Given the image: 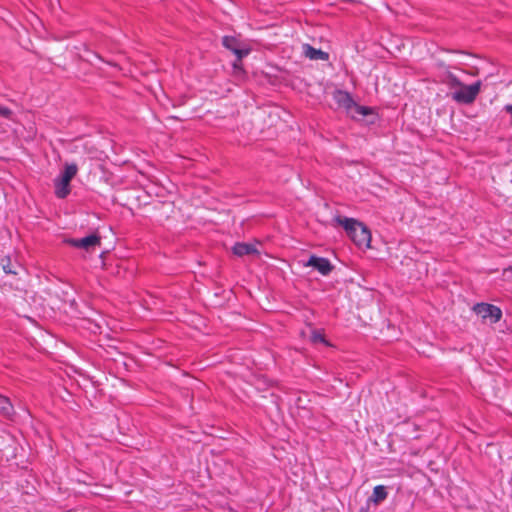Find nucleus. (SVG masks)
Masks as SVG:
<instances>
[{"label":"nucleus","mask_w":512,"mask_h":512,"mask_svg":"<svg viewBox=\"0 0 512 512\" xmlns=\"http://www.w3.org/2000/svg\"><path fill=\"white\" fill-rule=\"evenodd\" d=\"M481 89V81H476L471 85H465L458 87V90L452 92V99L461 104H471L477 98Z\"/></svg>","instance_id":"f257e3e1"},{"label":"nucleus","mask_w":512,"mask_h":512,"mask_svg":"<svg viewBox=\"0 0 512 512\" xmlns=\"http://www.w3.org/2000/svg\"><path fill=\"white\" fill-rule=\"evenodd\" d=\"M473 311L483 320H489L492 324L499 322L502 318L501 309L489 303H477L474 305Z\"/></svg>","instance_id":"f03ea898"},{"label":"nucleus","mask_w":512,"mask_h":512,"mask_svg":"<svg viewBox=\"0 0 512 512\" xmlns=\"http://www.w3.org/2000/svg\"><path fill=\"white\" fill-rule=\"evenodd\" d=\"M65 243L72 247L81 248L86 250L87 252H90L94 251L96 247L101 246V237L98 234L94 233L81 239H66Z\"/></svg>","instance_id":"7ed1b4c3"},{"label":"nucleus","mask_w":512,"mask_h":512,"mask_svg":"<svg viewBox=\"0 0 512 512\" xmlns=\"http://www.w3.org/2000/svg\"><path fill=\"white\" fill-rule=\"evenodd\" d=\"M348 236L358 247H370L371 232L362 222L359 221L358 225L355 226V229Z\"/></svg>","instance_id":"20e7f679"},{"label":"nucleus","mask_w":512,"mask_h":512,"mask_svg":"<svg viewBox=\"0 0 512 512\" xmlns=\"http://www.w3.org/2000/svg\"><path fill=\"white\" fill-rule=\"evenodd\" d=\"M305 265L313 267L323 276L329 275L334 269V266L327 258L316 255H311Z\"/></svg>","instance_id":"39448f33"},{"label":"nucleus","mask_w":512,"mask_h":512,"mask_svg":"<svg viewBox=\"0 0 512 512\" xmlns=\"http://www.w3.org/2000/svg\"><path fill=\"white\" fill-rule=\"evenodd\" d=\"M333 98L337 103L338 107L344 108L346 113L350 115L353 108L356 107V102L353 100L351 94L344 90H336Z\"/></svg>","instance_id":"423d86ee"},{"label":"nucleus","mask_w":512,"mask_h":512,"mask_svg":"<svg viewBox=\"0 0 512 512\" xmlns=\"http://www.w3.org/2000/svg\"><path fill=\"white\" fill-rule=\"evenodd\" d=\"M222 45L233 52L238 58H244L250 53V49L240 47V41L234 36H224L222 38Z\"/></svg>","instance_id":"0eeeda50"},{"label":"nucleus","mask_w":512,"mask_h":512,"mask_svg":"<svg viewBox=\"0 0 512 512\" xmlns=\"http://www.w3.org/2000/svg\"><path fill=\"white\" fill-rule=\"evenodd\" d=\"M351 118L356 120H364L366 117H370L368 119V123H374L377 115L374 113L373 109L368 106H362L356 103V107L353 108V111L349 115Z\"/></svg>","instance_id":"6e6552de"},{"label":"nucleus","mask_w":512,"mask_h":512,"mask_svg":"<svg viewBox=\"0 0 512 512\" xmlns=\"http://www.w3.org/2000/svg\"><path fill=\"white\" fill-rule=\"evenodd\" d=\"M232 252L234 255L238 257H243L246 255H254L258 254V250L254 244L245 243V242H237L232 247Z\"/></svg>","instance_id":"1a4fd4ad"},{"label":"nucleus","mask_w":512,"mask_h":512,"mask_svg":"<svg viewBox=\"0 0 512 512\" xmlns=\"http://www.w3.org/2000/svg\"><path fill=\"white\" fill-rule=\"evenodd\" d=\"M303 52L306 57L311 60H322L327 61L329 59V54L321 49H316L310 44L303 45Z\"/></svg>","instance_id":"9d476101"},{"label":"nucleus","mask_w":512,"mask_h":512,"mask_svg":"<svg viewBox=\"0 0 512 512\" xmlns=\"http://www.w3.org/2000/svg\"><path fill=\"white\" fill-rule=\"evenodd\" d=\"M55 195L60 198L64 199L70 194V181L67 179L62 178L61 176L59 178L55 179Z\"/></svg>","instance_id":"9b49d317"},{"label":"nucleus","mask_w":512,"mask_h":512,"mask_svg":"<svg viewBox=\"0 0 512 512\" xmlns=\"http://www.w3.org/2000/svg\"><path fill=\"white\" fill-rule=\"evenodd\" d=\"M0 413L8 419H12V417L15 414V410H14V407H13L10 399L1 394H0Z\"/></svg>","instance_id":"f8f14e48"},{"label":"nucleus","mask_w":512,"mask_h":512,"mask_svg":"<svg viewBox=\"0 0 512 512\" xmlns=\"http://www.w3.org/2000/svg\"><path fill=\"white\" fill-rule=\"evenodd\" d=\"M334 221L345 229L347 235H349L355 229V226L358 225L359 222L354 218H348L343 216H336L334 218Z\"/></svg>","instance_id":"ddd939ff"},{"label":"nucleus","mask_w":512,"mask_h":512,"mask_svg":"<svg viewBox=\"0 0 512 512\" xmlns=\"http://www.w3.org/2000/svg\"><path fill=\"white\" fill-rule=\"evenodd\" d=\"M388 496V492L386 487L383 485H377L373 489V493L369 498V502H373L374 504H380L383 502Z\"/></svg>","instance_id":"4468645a"},{"label":"nucleus","mask_w":512,"mask_h":512,"mask_svg":"<svg viewBox=\"0 0 512 512\" xmlns=\"http://www.w3.org/2000/svg\"><path fill=\"white\" fill-rule=\"evenodd\" d=\"M442 83L447 85L449 88H458L459 86H462V82L459 80V78L447 70L441 79Z\"/></svg>","instance_id":"2eb2a0df"},{"label":"nucleus","mask_w":512,"mask_h":512,"mask_svg":"<svg viewBox=\"0 0 512 512\" xmlns=\"http://www.w3.org/2000/svg\"><path fill=\"white\" fill-rule=\"evenodd\" d=\"M1 266H2L3 271L6 274H12V275H17L18 274L17 269L20 268L19 264L12 263L11 258L9 256H5L1 259Z\"/></svg>","instance_id":"dca6fc26"},{"label":"nucleus","mask_w":512,"mask_h":512,"mask_svg":"<svg viewBox=\"0 0 512 512\" xmlns=\"http://www.w3.org/2000/svg\"><path fill=\"white\" fill-rule=\"evenodd\" d=\"M78 167L75 163L72 164H66L64 171L60 175L62 178L67 179L71 182V180L75 177L77 174Z\"/></svg>","instance_id":"f3484780"},{"label":"nucleus","mask_w":512,"mask_h":512,"mask_svg":"<svg viewBox=\"0 0 512 512\" xmlns=\"http://www.w3.org/2000/svg\"><path fill=\"white\" fill-rule=\"evenodd\" d=\"M311 341L313 343H323L325 345H329L327 340L325 339L324 334L319 330H313L311 334Z\"/></svg>","instance_id":"a211bd4d"},{"label":"nucleus","mask_w":512,"mask_h":512,"mask_svg":"<svg viewBox=\"0 0 512 512\" xmlns=\"http://www.w3.org/2000/svg\"><path fill=\"white\" fill-rule=\"evenodd\" d=\"M242 59L243 58H238L237 57L236 60L232 64L235 74L244 73Z\"/></svg>","instance_id":"6ab92c4d"},{"label":"nucleus","mask_w":512,"mask_h":512,"mask_svg":"<svg viewBox=\"0 0 512 512\" xmlns=\"http://www.w3.org/2000/svg\"><path fill=\"white\" fill-rule=\"evenodd\" d=\"M12 110L5 106H0V116L4 118H11Z\"/></svg>","instance_id":"aec40b11"},{"label":"nucleus","mask_w":512,"mask_h":512,"mask_svg":"<svg viewBox=\"0 0 512 512\" xmlns=\"http://www.w3.org/2000/svg\"><path fill=\"white\" fill-rule=\"evenodd\" d=\"M509 271H512V267H511V266H510V267H508V268H506V269H504V275H505L507 272H509Z\"/></svg>","instance_id":"412c9836"},{"label":"nucleus","mask_w":512,"mask_h":512,"mask_svg":"<svg viewBox=\"0 0 512 512\" xmlns=\"http://www.w3.org/2000/svg\"><path fill=\"white\" fill-rule=\"evenodd\" d=\"M91 53H92L96 58H98V59H100V60H102V61H103V59L101 58V56H100V55H98L97 53H93V52H91Z\"/></svg>","instance_id":"4be33fe9"}]
</instances>
